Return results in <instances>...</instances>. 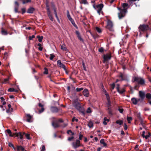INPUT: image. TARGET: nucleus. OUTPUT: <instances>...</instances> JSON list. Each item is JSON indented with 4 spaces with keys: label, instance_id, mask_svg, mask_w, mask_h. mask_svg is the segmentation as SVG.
<instances>
[{
    "label": "nucleus",
    "instance_id": "obj_1",
    "mask_svg": "<svg viewBox=\"0 0 151 151\" xmlns=\"http://www.w3.org/2000/svg\"><path fill=\"white\" fill-rule=\"evenodd\" d=\"M128 4L127 3H123L122 4V7L123 9H121L119 7L117 8L120 11V13H118V17L119 19H121L124 17L126 13L127 12V9L128 8Z\"/></svg>",
    "mask_w": 151,
    "mask_h": 151
},
{
    "label": "nucleus",
    "instance_id": "obj_2",
    "mask_svg": "<svg viewBox=\"0 0 151 151\" xmlns=\"http://www.w3.org/2000/svg\"><path fill=\"white\" fill-rule=\"evenodd\" d=\"M93 7L97 11V13L100 15L101 13H102V9L104 6L103 4H100L95 6V4H93Z\"/></svg>",
    "mask_w": 151,
    "mask_h": 151
},
{
    "label": "nucleus",
    "instance_id": "obj_3",
    "mask_svg": "<svg viewBox=\"0 0 151 151\" xmlns=\"http://www.w3.org/2000/svg\"><path fill=\"white\" fill-rule=\"evenodd\" d=\"M134 81L137 82L138 84L143 85L145 84V81L143 79L138 77H135L134 78Z\"/></svg>",
    "mask_w": 151,
    "mask_h": 151
},
{
    "label": "nucleus",
    "instance_id": "obj_4",
    "mask_svg": "<svg viewBox=\"0 0 151 151\" xmlns=\"http://www.w3.org/2000/svg\"><path fill=\"white\" fill-rule=\"evenodd\" d=\"M106 28L111 31H113V24L112 22L109 20H108Z\"/></svg>",
    "mask_w": 151,
    "mask_h": 151
},
{
    "label": "nucleus",
    "instance_id": "obj_5",
    "mask_svg": "<svg viewBox=\"0 0 151 151\" xmlns=\"http://www.w3.org/2000/svg\"><path fill=\"white\" fill-rule=\"evenodd\" d=\"M139 28L140 31L144 32L147 30L149 29V27L148 25L143 24L140 25Z\"/></svg>",
    "mask_w": 151,
    "mask_h": 151
},
{
    "label": "nucleus",
    "instance_id": "obj_6",
    "mask_svg": "<svg viewBox=\"0 0 151 151\" xmlns=\"http://www.w3.org/2000/svg\"><path fill=\"white\" fill-rule=\"evenodd\" d=\"M72 145L74 149H76L81 146L80 142L79 140L76 139V142H73L72 143Z\"/></svg>",
    "mask_w": 151,
    "mask_h": 151
},
{
    "label": "nucleus",
    "instance_id": "obj_7",
    "mask_svg": "<svg viewBox=\"0 0 151 151\" xmlns=\"http://www.w3.org/2000/svg\"><path fill=\"white\" fill-rule=\"evenodd\" d=\"M116 89L118 92L120 94L123 93L125 91L124 88H120L119 85L118 84L116 85Z\"/></svg>",
    "mask_w": 151,
    "mask_h": 151
},
{
    "label": "nucleus",
    "instance_id": "obj_8",
    "mask_svg": "<svg viewBox=\"0 0 151 151\" xmlns=\"http://www.w3.org/2000/svg\"><path fill=\"white\" fill-rule=\"evenodd\" d=\"M111 53L110 52L106 55H104L103 56V58L104 61H107L110 60L111 58Z\"/></svg>",
    "mask_w": 151,
    "mask_h": 151
},
{
    "label": "nucleus",
    "instance_id": "obj_9",
    "mask_svg": "<svg viewBox=\"0 0 151 151\" xmlns=\"http://www.w3.org/2000/svg\"><path fill=\"white\" fill-rule=\"evenodd\" d=\"M73 105L79 111H81L82 110V108L81 105L79 102H75L73 104Z\"/></svg>",
    "mask_w": 151,
    "mask_h": 151
},
{
    "label": "nucleus",
    "instance_id": "obj_10",
    "mask_svg": "<svg viewBox=\"0 0 151 151\" xmlns=\"http://www.w3.org/2000/svg\"><path fill=\"white\" fill-rule=\"evenodd\" d=\"M57 64L58 66L61 68H63V69L65 70L66 71V67L65 65L62 63L61 62V61L60 60H58L57 61Z\"/></svg>",
    "mask_w": 151,
    "mask_h": 151
},
{
    "label": "nucleus",
    "instance_id": "obj_11",
    "mask_svg": "<svg viewBox=\"0 0 151 151\" xmlns=\"http://www.w3.org/2000/svg\"><path fill=\"white\" fill-rule=\"evenodd\" d=\"M52 125L55 128H57L60 126L59 123L56 120H53L52 121Z\"/></svg>",
    "mask_w": 151,
    "mask_h": 151
},
{
    "label": "nucleus",
    "instance_id": "obj_12",
    "mask_svg": "<svg viewBox=\"0 0 151 151\" xmlns=\"http://www.w3.org/2000/svg\"><path fill=\"white\" fill-rule=\"evenodd\" d=\"M27 120L26 121L29 122H32V116H31L29 114H26Z\"/></svg>",
    "mask_w": 151,
    "mask_h": 151
},
{
    "label": "nucleus",
    "instance_id": "obj_13",
    "mask_svg": "<svg viewBox=\"0 0 151 151\" xmlns=\"http://www.w3.org/2000/svg\"><path fill=\"white\" fill-rule=\"evenodd\" d=\"M19 7V4L17 1H16L14 4V11L15 13L18 12V9Z\"/></svg>",
    "mask_w": 151,
    "mask_h": 151
},
{
    "label": "nucleus",
    "instance_id": "obj_14",
    "mask_svg": "<svg viewBox=\"0 0 151 151\" xmlns=\"http://www.w3.org/2000/svg\"><path fill=\"white\" fill-rule=\"evenodd\" d=\"M75 32L78 39L79 40L83 42V39L81 38V35L79 31H76Z\"/></svg>",
    "mask_w": 151,
    "mask_h": 151
},
{
    "label": "nucleus",
    "instance_id": "obj_15",
    "mask_svg": "<svg viewBox=\"0 0 151 151\" xmlns=\"http://www.w3.org/2000/svg\"><path fill=\"white\" fill-rule=\"evenodd\" d=\"M83 93L84 96L86 97H88L89 95V92L87 89H85L83 91Z\"/></svg>",
    "mask_w": 151,
    "mask_h": 151
},
{
    "label": "nucleus",
    "instance_id": "obj_16",
    "mask_svg": "<svg viewBox=\"0 0 151 151\" xmlns=\"http://www.w3.org/2000/svg\"><path fill=\"white\" fill-rule=\"evenodd\" d=\"M50 110L53 113H56L58 111V109L56 107H51L50 108Z\"/></svg>",
    "mask_w": 151,
    "mask_h": 151
},
{
    "label": "nucleus",
    "instance_id": "obj_17",
    "mask_svg": "<svg viewBox=\"0 0 151 151\" xmlns=\"http://www.w3.org/2000/svg\"><path fill=\"white\" fill-rule=\"evenodd\" d=\"M67 17L68 19L70 21V22H73V19H72L69 13V12L68 10H67Z\"/></svg>",
    "mask_w": 151,
    "mask_h": 151
},
{
    "label": "nucleus",
    "instance_id": "obj_18",
    "mask_svg": "<svg viewBox=\"0 0 151 151\" xmlns=\"http://www.w3.org/2000/svg\"><path fill=\"white\" fill-rule=\"evenodd\" d=\"M139 94L140 97L142 99H143L145 96V93L144 92L140 91L139 92Z\"/></svg>",
    "mask_w": 151,
    "mask_h": 151
},
{
    "label": "nucleus",
    "instance_id": "obj_19",
    "mask_svg": "<svg viewBox=\"0 0 151 151\" xmlns=\"http://www.w3.org/2000/svg\"><path fill=\"white\" fill-rule=\"evenodd\" d=\"M35 10V9L33 7H30L28 9L27 11V13H32Z\"/></svg>",
    "mask_w": 151,
    "mask_h": 151
},
{
    "label": "nucleus",
    "instance_id": "obj_20",
    "mask_svg": "<svg viewBox=\"0 0 151 151\" xmlns=\"http://www.w3.org/2000/svg\"><path fill=\"white\" fill-rule=\"evenodd\" d=\"M15 135L17 137H19V138L20 139H22L23 138V135L22 134L21 132H19V133H15Z\"/></svg>",
    "mask_w": 151,
    "mask_h": 151
},
{
    "label": "nucleus",
    "instance_id": "obj_21",
    "mask_svg": "<svg viewBox=\"0 0 151 151\" xmlns=\"http://www.w3.org/2000/svg\"><path fill=\"white\" fill-rule=\"evenodd\" d=\"M109 119H107L106 117H104V121L103 122V124L105 125H106L107 124V123L106 122V121L107 122H109Z\"/></svg>",
    "mask_w": 151,
    "mask_h": 151
},
{
    "label": "nucleus",
    "instance_id": "obj_22",
    "mask_svg": "<svg viewBox=\"0 0 151 151\" xmlns=\"http://www.w3.org/2000/svg\"><path fill=\"white\" fill-rule=\"evenodd\" d=\"M131 101L132 103L135 105L136 104H137L138 101L135 98H132L131 99Z\"/></svg>",
    "mask_w": 151,
    "mask_h": 151
},
{
    "label": "nucleus",
    "instance_id": "obj_23",
    "mask_svg": "<svg viewBox=\"0 0 151 151\" xmlns=\"http://www.w3.org/2000/svg\"><path fill=\"white\" fill-rule=\"evenodd\" d=\"M61 49L63 51H66L67 50V48L66 47L65 44H63L62 45Z\"/></svg>",
    "mask_w": 151,
    "mask_h": 151
},
{
    "label": "nucleus",
    "instance_id": "obj_24",
    "mask_svg": "<svg viewBox=\"0 0 151 151\" xmlns=\"http://www.w3.org/2000/svg\"><path fill=\"white\" fill-rule=\"evenodd\" d=\"M17 150L18 151L20 150L22 151H24V147L22 146H18L17 147Z\"/></svg>",
    "mask_w": 151,
    "mask_h": 151
},
{
    "label": "nucleus",
    "instance_id": "obj_25",
    "mask_svg": "<svg viewBox=\"0 0 151 151\" xmlns=\"http://www.w3.org/2000/svg\"><path fill=\"white\" fill-rule=\"evenodd\" d=\"M100 143L103 145L104 147H106L107 145V144L104 142V139H102L100 141Z\"/></svg>",
    "mask_w": 151,
    "mask_h": 151
},
{
    "label": "nucleus",
    "instance_id": "obj_26",
    "mask_svg": "<svg viewBox=\"0 0 151 151\" xmlns=\"http://www.w3.org/2000/svg\"><path fill=\"white\" fill-rule=\"evenodd\" d=\"M1 33V34L3 35H6L7 34V32L6 31L4 30L3 28H2Z\"/></svg>",
    "mask_w": 151,
    "mask_h": 151
},
{
    "label": "nucleus",
    "instance_id": "obj_27",
    "mask_svg": "<svg viewBox=\"0 0 151 151\" xmlns=\"http://www.w3.org/2000/svg\"><path fill=\"white\" fill-rule=\"evenodd\" d=\"M6 111L7 113H11L13 111V109L12 108H8V109L6 110Z\"/></svg>",
    "mask_w": 151,
    "mask_h": 151
},
{
    "label": "nucleus",
    "instance_id": "obj_28",
    "mask_svg": "<svg viewBox=\"0 0 151 151\" xmlns=\"http://www.w3.org/2000/svg\"><path fill=\"white\" fill-rule=\"evenodd\" d=\"M54 14L55 15V17L57 19V20L58 22H60V20H59V18L58 17V16L57 14V12L56 10V9L55 8L54 9Z\"/></svg>",
    "mask_w": 151,
    "mask_h": 151
},
{
    "label": "nucleus",
    "instance_id": "obj_29",
    "mask_svg": "<svg viewBox=\"0 0 151 151\" xmlns=\"http://www.w3.org/2000/svg\"><path fill=\"white\" fill-rule=\"evenodd\" d=\"M37 38L38 39L39 41L41 42L42 41V40L43 38L42 36H40L38 35L37 36Z\"/></svg>",
    "mask_w": 151,
    "mask_h": 151
},
{
    "label": "nucleus",
    "instance_id": "obj_30",
    "mask_svg": "<svg viewBox=\"0 0 151 151\" xmlns=\"http://www.w3.org/2000/svg\"><path fill=\"white\" fill-rule=\"evenodd\" d=\"M116 123L117 124H119L120 125H122L123 122L122 120H118L116 121Z\"/></svg>",
    "mask_w": 151,
    "mask_h": 151
},
{
    "label": "nucleus",
    "instance_id": "obj_31",
    "mask_svg": "<svg viewBox=\"0 0 151 151\" xmlns=\"http://www.w3.org/2000/svg\"><path fill=\"white\" fill-rule=\"evenodd\" d=\"M88 126L90 127L91 128L93 126V123L92 122L90 121L89 122L88 124Z\"/></svg>",
    "mask_w": 151,
    "mask_h": 151
},
{
    "label": "nucleus",
    "instance_id": "obj_32",
    "mask_svg": "<svg viewBox=\"0 0 151 151\" xmlns=\"http://www.w3.org/2000/svg\"><path fill=\"white\" fill-rule=\"evenodd\" d=\"M44 71L43 72V74H48V70L47 68H44Z\"/></svg>",
    "mask_w": 151,
    "mask_h": 151
},
{
    "label": "nucleus",
    "instance_id": "obj_33",
    "mask_svg": "<svg viewBox=\"0 0 151 151\" xmlns=\"http://www.w3.org/2000/svg\"><path fill=\"white\" fill-rule=\"evenodd\" d=\"M80 2L81 4H88L87 1H80Z\"/></svg>",
    "mask_w": 151,
    "mask_h": 151
},
{
    "label": "nucleus",
    "instance_id": "obj_34",
    "mask_svg": "<svg viewBox=\"0 0 151 151\" xmlns=\"http://www.w3.org/2000/svg\"><path fill=\"white\" fill-rule=\"evenodd\" d=\"M132 118L131 117H127V120L129 123H130V121H131L132 120Z\"/></svg>",
    "mask_w": 151,
    "mask_h": 151
},
{
    "label": "nucleus",
    "instance_id": "obj_35",
    "mask_svg": "<svg viewBox=\"0 0 151 151\" xmlns=\"http://www.w3.org/2000/svg\"><path fill=\"white\" fill-rule=\"evenodd\" d=\"M37 45L39 47L38 48L39 50L40 51H42V45L40 43H38Z\"/></svg>",
    "mask_w": 151,
    "mask_h": 151
},
{
    "label": "nucleus",
    "instance_id": "obj_36",
    "mask_svg": "<svg viewBox=\"0 0 151 151\" xmlns=\"http://www.w3.org/2000/svg\"><path fill=\"white\" fill-rule=\"evenodd\" d=\"M9 78L4 79L3 83H7L9 81Z\"/></svg>",
    "mask_w": 151,
    "mask_h": 151
},
{
    "label": "nucleus",
    "instance_id": "obj_37",
    "mask_svg": "<svg viewBox=\"0 0 151 151\" xmlns=\"http://www.w3.org/2000/svg\"><path fill=\"white\" fill-rule=\"evenodd\" d=\"M96 29L98 32L101 33V31H102L101 30V29L100 28H99L98 27H96Z\"/></svg>",
    "mask_w": 151,
    "mask_h": 151
},
{
    "label": "nucleus",
    "instance_id": "obj_38",
    "mask_svg": "<svg viewBox=\"0 0 151 151\" xmlns=\"http://www.w3.org/2000/svg\"><path fill=\"white\" fill-rule=\"evenodd\" d=\"M146 97L147 99H151V94L149 93H147L146 95Z\"/></svg>",
    "mask_w": 151,
    "mask_h": 151
},
{
    "label": "nucleus",
    "instance_id": "obj_39",
    "mask_svg": "<svg viewBox=\"0 0 151 151\" xmlns=\"http://www.w3.org/2000/svg\"><path fill=\"white\" fill-rule=\"evenodd\" d=\"M55 57V56L54 54H50V60H52Z\"/></svg>",
    "mask_w": 151,
    "mask_h": 151
},
{
    "label": "nucleus",
    "instance_id": "obj_40",
    "mask_svg": "<svg viewBox=\"0 0 151 151\" xmlns=\"http://www.w3.org/2000/svg\"><path fill=\"white\" fill-rule=\"evenodd\" d=\"M104 94L106 96L107 100H109V98H110V97L107 92H105Z\"/></svg>",
    "mask_w": 151,
    "mask_h": 151
},
{
    "label": "nucleus",
    "instance_id": "obj_41",
    "mask_svg": "<svg viewBox=\"0 0 151 151\" xmlns=\"http://www.w3.org/2000/svg\"><path fill=\"white\" fill-rule=\"evenodd\" d=\"M83 88H76V91L77 92L83 90Z\"/></svg>",
    "mask_w": 151,
    "mask_h": 151
},
{
    "label": "nucleus",
    "instance_id": "obj_42",
    "mask_svg": "<svg viewBox=\"0 0 151 151\" xmlns=\"http://www.w3.org/2000/svg\"><path fill=\"white\" fill-rule=\"evenodd\" d=\"M82 64L83 68V70L85 71H86V68L85 65L83 61L82 62Z\"/></svg>",
    "mask_w": 151,
    "mask_h": 151
},
{
    "label": "nucleus",
    "instance_id": "obj_43",
    "mask_svg": "<svg viewBox=\"0 0 151 151\" xmlns=\"http://www.w3.org/2000/svg\"><path fill=\"white\" fill-rule=\"evenodd\" d=\"M150 136V133H148V134L146 135L145 136L144 138H145L146 139H147Z\"/></svg>",
    "mask_w": 151,
    "mask_h": 151
},
{
    "label": "nucleus",
    "instance_id": "obj_44",
    "mask_svg": "<svg viewBox=\"0 0 151 151\" xmlns=\"http://www.w3.org/2000/svg\"><path fill=\"white\" fill-rule=\"evenodd\" d=\"M23 134H25V136L27 138V139H30L29 137V134H25L24 133H23Z\"/></svg>",
    "mask_w": 151,
    "mask_h": 151
},
{
    "label": "nucleus",
    "instance_id": "obj_45",
    "mask_svg": "<svg viewBox=\"0 0 151 151\" xmlns=\"http://www.w3.org/2000/svg\"><path fill=\"white\" fill-rule=\"evenodd\" d=\"M91 35L93 37L94 39H96V38H98L99 37V36L98 35H93V34H92Z\"/></svg>",
    "mask_w": 151,
    "mask_h": 151
},
{
    "label": "nucleus",
    "instance_id": "obj_46",
    "mask_svg": "<svg viewBox=\"0 0 151 151\" xmlns=\"http://www.w3.org/2000/svg\"><path fill=\"white\" fill-rule=\"evenodd\" d=\"M111 90H113L115 87V83H113L111 84Z\"/></svg>",
    "mask_w": 151,
    "mask_h": 151
},
{
    "label": "nucleus",
    "instance_id": "obj_47",
    "mask_svg": "<svg viewBox=\"0 0 151 151\" xmlns=\"http://www.w3.org/2000/svg\"><path fill=\"white\" fill-rule=\"evenodd\" d=\"M91 112L92 111L91 110L90 108H88L86 111V112L88 113H91Z\"/></svg>",
    "mask_w": 151,
    "mask_h": 151
},
{
    "label": "nucleus",
    "instance_id": "obj_48",
    "mask_svg": "<svg viewBox=\"0 0 151 151\" xmlns=\"http://www.w3.org/2000/svg\"><path fill=\"white\" fill-rule=\"evenodd\" d=\"M67 133L68 134L71 133L72 135H73L74 134V133L72 132L71 130H69L67 131Z\"/></svg>",
    "mask_w": 151,
    "mask_h": 151
},
{
    "label": "nucleus",
    "instance_id": "obj_49",
    "mask_svg": "<svg viewBox=\"0 0 151 151\" xmlns=\"http://www.w3.org/2000/svg\"><path fill=\"white\" fill-rule=\"evenodd\" d=\"M31 1H22V3L24 4L26 3H28L31 2Z\"/></svg>",
    "mask_w": 151,
    "mask_h": 151
},
{
    "label": "nucleus",
    "instance_id": "obj_50",
    "mask_svg": "<svg viewBox=\"0 0 151 151\" xmlns=\"http://www.w3.org/2000/svg\"><path fill=\"white\" fill-rule=\"evenodd\" d=\"M15 89L14 88H10L8 89V91L9 92H14Z\"/></svg>",
    "mask_w": 151,
    "mask_h": 151
},
{
    "label": "nucleus",
    "instance_id": "obj_51",
    "mask_svg": "<svg viewBox=\"0 0 151 151\" xmlns=\"http://www.w3.org/2000/svg\"><path fill=\"white\" fill-rule=\"evenodd\" d=\"M47 13L48 15V16L49 15L51 14L49 8H48L47 9Z\"/></svg>",
    "mask_w": 151,
    "mask_h": 151
},
{
    "label": "nucleus",
    "instance_id": "obj_52",
    "mask_svg": "<svg viewBox=\"0 0 151 151\" xmlns=\"http://www.w3.org/2000/svg\"><path fill=\"white\" fill-rule=\"evenodd\" d=\"M71 23H72V24L77 29L78 28V27L77 26L76 24H75V23L74 22V20H73V22H71Z\"/></svg>",
    "mask_w": 151,
    "mask_h": 151
},
{
    "label": "nucleus",
    "instance_id": "obj_53",
    "mask_svg": "<svg viewBox=\"0 0 151 151\" xmlns=\"http://www.w3.org/2000/svg\"><path fill=\"white\" fill-rule=\"evenodd\" d=\"M22 14H23L26 12V9L25 8H23L21 9Z\"/></svg>",
    "mask_w": 151,
    "mask_h": 151
},
{
    "label": "nucleus",
    "instance_id": "obj_54",
    "mask_svg": "<svg viewBox=\"0 0 151 151\" xmlns=\"http://www.w3.org/2000/svg\"><path fill=\"white\" fill-rule=\"evenodd\" d=\"M99 51L100 52H102L104 51V49L103 47H101L99 49Z\"/></svg>",
    "mask_w": 151,
    "mask_h": 151
},
{
    "label": "nucleus",
    "instance_id": "obj_55",
    "mask_svg": "<svg viewBox=\"0 0 151 151\" xmlns=\"http://www.w3.org/2000/svg\"><path fill=\"white\" fill-rule=\"evenodd\" d=\"M78 119H75V117H73L72 119V121L73 122H74L75 121H76V122H77L78 121Z\"/></svg>",
    "mask_w": 151,
    "mask_h": 151
},
{
    "label": "nucleus",
    "instance_id": "obj_56",
    "mask_svg": "<svg viewBox=\"0 0 151 151\" xmlns=\"http://www.w3.org/2000/svg\"><path fill=\"white\" fill-rule=\"evenodd\" d=\"M108 113L109 114H112V112L111 110V109L110 108H108Z\"/></svg>",
    "mask_w": 151,
    "mask_h": 151
},
{
    "label": "nucleus",
    "instance_id": "obj_57",
    "mask_svg": "<svg viewBox=\"0 0 151 151\" xmlns=\"http://www.w3.org/2000/svg\"><path fill=\"white\" fill-rule=\"evenodd\" d=\"M48 16H49V17L50 19V20L52 21H53V19L52 18V14L49 15Z\"/></svg>",
    "mask_w": 151,
    "mask_h": 151
},
{
    "label": "nucleus",
    "instance_id": "obj_58",
    "mask_svg": "<svg viewBox=\"0 0 151 151\" xmlns=\"http://www.w3.org/2000/svg\"><path fill=\"white\" fill-rule=\"evenodd\" d=\"M45 151V147L44 145H43L42 147L41 151Z\"/></svg>",
    "mask_w": 151,
    "mask_h": 151
},
{
    "label": "nucleus",
    "instance_id": "obj_59",
    "mask_svg": "<svg viewBox=\"0 0 151 151\" xmlns=\"http://www.w3.org/2000/svg\"><path fill=\"white\" fill-rule=\"evenodd\" d=\"M118 110L120 113H123L124 110L123 109L119 108L118 109Z\"/></svg>",
    "mask_w": 151,
    "mask_h": 151
},
{
    "label": "nucleus",
    "instance_id": "obj_60",
    "mask_svg": "<svg viewBox=\"0 0 151 151\" xmlns=\"http://www.w3.org/2000/svg\"><path fill=\"white\" fill-rule=\"evenodd\" d=\"M67 124L66 123H64L63 124V125L60 126L61 127H62L63 128H64L65 127H66L67 125Z\"/></svg>",
    "mask_w": 151,
    "mask_h": 151
},
{
    "label": "nucleus",
    "instance_id": "obj_61",
    "mask_svg": "<svg viewBox=\"0 0 151 151\" xmlns=\"http://www.w3.org/2000/svg\"><path fill=\"white\" fill-rule=\"evenodd\" d=\"M35 37V36L34 35H32L31 36H29V40H31L33 38H34Z\"/></svg>",
    "mask_w": 151,
    "mask_h": 151
},
{
    "label": "nucleus",
    "instance_id": "obj_62",
    "mask_svg": "<svg viewBox=\"0 0 151 151\" xmlns=\"http://www.w3.org/2000/svg\"><path fill=\"white\" fill-rule=\"evenodd\" d=\"M83 137V135L81 134H80L79 136V139L80 140H81L82 139V138Z\"/></svg>",
    "mask_w": 151,
    "mask_h": 151
},
{
    "label": "nucleus",
    "instance_id": "obj_63",
    "mask_svg": "<svg viewBox=\"0 0 151 151\" xmlns=\"http://www.w3.org/2000/svg\"><path fill=\"white\" fill-rule=\"evenodd\" d=\"M74 138L72 136L71 137H69L68 138V140L69 141H71L72 139H73Z\"/></svg>",
    "mask_w": 151,
    "mask_h": 151
},
{
    "label": "nucleus",
    "instance_id": "obj_64",
    "mask_svg": "<svg viewBox=\"0 0 151 151\" xmlns=\"http://www.w3.org/2000/svg\"><path fill=\"white\" fill-rule=\"evenodd\" d=\"M58 121V122L59 123V122H63V120L61 119H58V120H56Z\"/></svg>",
    "mask_w": 151,
    "mask_h": 151
}]
</instances>
